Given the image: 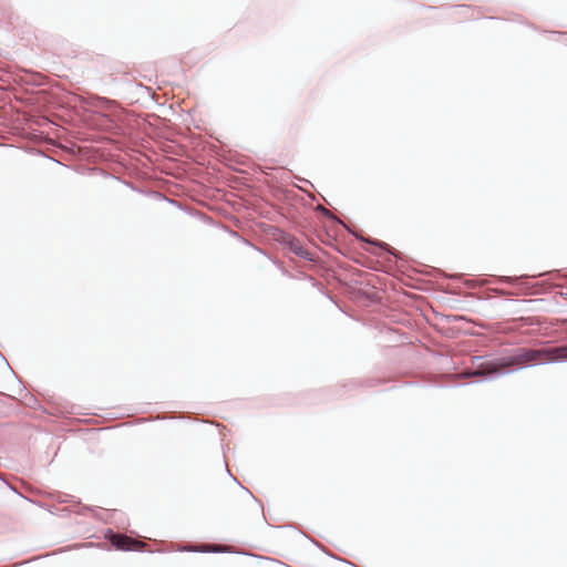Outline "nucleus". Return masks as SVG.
<instances>
[{"mask_svg":"<svg viewBox=\"0 0 567 567\" xmlns=\"http://www.w3.org/2000/svg\"><path fill=\"white\" fill-rule=\"evenodd\" d=\"M555 362H567V344L539 349L519 348L511 357L481 363L470 375L491 381L514 371L513 367L516 365L533 367Z\"/></svg>","mask_w":567,"mask_h":567,"instance_id":"1","label":"nucleus"},{"mask_svg":"<svg viewBox=\"0 0 567 567\" xmlns=\"http://www.w3.org/2000/svg\"><path fill=\"white\" fill-rule=\"evenodd\" d=\"M105 538L110 540L112 546L121 550H140L142 547H144L143 543L136 539H132L126 535L116 534L111 529L106 532Z\"/></svg>","mask_w":567,"mask_h":567,"instance_id":"2","label":"nucleus"},{"mask_svg":"<svg viewBox=\"0 0 567 567\" xmlns=\"http://www.w3.org/2000/svg\"><path fill=\"white\" fill-rule=\"evenodd\" d=\"M289 248L296 256L305 260H312L310 252L297 239L289 241Z\"/></svg>","mask_w":567,"mask_h":567,"instance_id":"3","label":"nucleus"},{"mask_svg":"<svg viewBox=\"0 0 567 567\" xmlns=\"http://www.w3.org/2000/svg\"><path fill=\"white\" fill-rule=\"evenodd\" d=\"M186 550L200 551V553H226V551H228V548L226 546H219V545H202L198 547L186 548Z\"/></svg>","mask_w":567,"mask_h":567,"instance_id":"4","label":"nucleus"},{"mask_svg":"<svg viewBox=\"0 0 567 567\" xmlns=\"http://www.w3.org/2000/svg\"><path fill=\"white\" fill-rule=\"evenodd\" d=\"M59 146H62L63 150L72 153V154H75L76 152H81V146L80 144H75V143H72V144H69V146L64 145V144H58Z\"/></svg>","mask_w":567,"mask_h":567,"instance_id":"5","label":"nucleus"},{"mask_svg":"<svg viewBox=\"0 0 567 567\" xmlns=\"http://www.w3.org/2000/svg\"><path fill=\"white\" fill-rule=\"evenodd\" d=\"M368 243L373 244V245H375V246H379V247H381V248L388 249V251H389V252L393 254V252L390 250V248L388 247V245H386V244H384V243H378V241H373V240H368Z\"/></svg>","mask_w":567,"mask_h":567,"instance_id":"6","label":"nucleus"},{"mask_svg":"<svg viewBox=\"0 0 567 567\" xmlns=\"http://www.w3.org/2000/svg\"><path fill=\"white\" fill-rule=\"evenodd\" d=\"M318 209H319L320 212H322V214H323V215L329 216V217H331V218H334V217L332 216V214H331L327 208H324L323 206L319 205V206H318Z\"/></svg>","mask_w":567,"mask_h":567,"instance_id":"7","label":"nucleus"},{"mask_svg":"<svg viewBox=\"0 0 567 567\" xmlns=\"http://www.w3.org/2000/svg\"><path fill=\"white\" fill-rule=\"evenodd\" d=\"M501 280H502V281H504V282H512V281L517 280V278H513V277H503Z\"/></svg>","mask_w":567,"mask_h":567,"instance_id":"8","label":"nucleus"}]
</instances>
